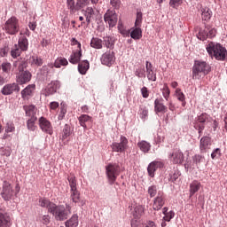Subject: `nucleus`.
<instances>
[{
  "label": "nucleus",
  "mask_w": 227,
  "mask_h": 227,
  "mask_svg": "<svg viewBox=\"0 0 227 227\" xmlns=\"http://www.w3.org/2000/svg\"><path fill=\"white\" fill-rule=\"evenodd\" d=\"M41 207H45L51 212L56 221H65L68 219V215L72 214V207L66 204V206H56V204L51 203L49 200H42L39 201Z\"/></svg>",
  "instance_id": "nucleus-1"
},
{
  "label": "nucleus",
  "mask_w": 227,
  "mask_h": 227,
  "mask_svg": "<svg viewBox=\"0 0 227 227\" xmlns=\"http://www.w3.org/2000/svg\"><path fill=\"white\" fill-rule=\"evenodd\" d=\"M212 70L209 63L207 61L199 59L195 60L192 67V79L194 81H200L201 77H205V75H208Z\"/></svg>",
  "instance_id": "nucleus-2"
},
{
  "label": "nucleus",
  "mask_w": 227,
  "mask_h": 227,
  "mask_svg": "<svg viewBox=\"0 0 227 227\" xmlns=\"http://www.w3.org/2000/svg\"><path fill=\"white\" fill-rule=\"evenodd\" d=\"M206 49L211 58H215L218 61H224L226 59V49H224V47L220 43L210 42L207 45Z\"/></svg>",
  "instance_id": "nucleus-3"
},
{
  "label": "nucleus",
  "mask_w": 227,
  "mask_h": 227,
  "mask_svg": "<svg viewBox=\"0 0 227 227\" xmlns=\"http://www.w3.org/2000/svg\"><path fill=\"white\" fill-rule=\"evenodd\" d=\"M20 192V186L19 184H16L15 191H13V186L10 182H3L1 196L2 198H4V200H12V198H13V196H15L16 194H19Z\"/></svg>",
  "instance_id": "nucleus-4"
},
{
  "label": "nucleus",
  "mask_w": 227,
  "mask_h": 227,
  "mask_svg": "<svg viewBox=\"0 0 227 227\" xmlns=\"http://www.w3.org/2000/svg\"><path fill=\"white\" fill-rule=\"evenodd\" d=\"M120 165L116 163H109L106 166V175L110 185H113V184L116 182V179L120 176Z\"/></svg>",
  "instance_id": "nucleus-5"
},
{
  "label": "nucleus",
  "mask_w": 227,
  "mask_h": 227,
  "mask_svg": "<svg viewBox=\"0 0 227 227\" xmlns=\"http://www.w3.org/2000/svg\"><path fill=\"white\" fill-rule=\"evenodd\" d=\"M5 33L8 35H17L20 31V25L17 17H11L4 24Z\"/></svg>",
  "instance_id": "nucleus-6"
},
{
  "label": "nucleus",
  "mask_w": 227,
  "mask_h": 227,
  "mask_svg": "<svg viewBox=\"0 0 227 227\" xmlns=\"http://www.w3.org/2000/svg\"><path fill=\"white\" fill-rule=\"evenodd\" d=\"M208 121H212V117L207 113H203L195 119L193 127L199 131V134H201L205 129V123H208Z\"/></svg>",
  "instance_id": "nucleus-7"
},
{
  "label": "nucleus",
  "mask_w": 227,
  "mask_h": 227,
  "mask_svg": "<svg viewBox=\"0 0 227 227\" xmlns=\"http://www.w3.org/2000/svg\"><path fill=\"white\" fill-rule=\"evenodd\" d=\"M111 146L113 152L123 153V152L129 148V139H127L124 136H121L120 138V143L114 142Z\"/></svg>",
  "instance_id": "nucleus-8"
},
{
  "label": "nucleus",
  "mask_w": 227,
  "mask_h": 227,
  "mask_svg": "<svg viewBox=\"0 0 227 227\" xmlns=\"http://www.w3.org/2000/svg\"><path fill=\"white\" fill-rule=\"evenodd\" d=\"M104 20L108 24L109 27H114L118 24V14H116V11L107 10L104 15Z\"/></svg>",
  "instance_id": "nucleus-9"
},
{
  "label": "nucleus",
  "mask_w": 227,
  "mask_h": 227,
  "mask_svg": "<svg viewBox=\"0 0 227 227\" xmlns=\"http://www.w3.org/2000/svg\"><path fill=\"white\" fill-rule=\"evenodd\" d=\"M88 4H90V0H67V6L73 12H79Z\"/></svg>",
  "instance_id": "nucleus-10"
},
{
  "label": "nucleus",
  "mask_w": 227,
  "mask_h": 227,
  "mask_svg": "<svg viewBox=\"0 0 227 227\" xmlns=\"http://www.w3.org/2000/svg\"><path fill=\"white\" fill-rule=\"evenodd\" d=\"M39 127L43 132L45 134H49V136H52L54 134V129L52 128V124L47 118L41 117L39 118Z\"/></svg>",
  "instance_id": "nucleus-11"
},
{
  "label": "nucleus",
  "mask_w": 227,
  "mask_h": 227,
  "mask_svg": "<svg viewBox=\"0 0 227 227\" xmlns=\"http://www.w3.org/2000/svg\"><path fill=\"white\" fill-rule=\"evenodd\" d=\"M14 91H16L17 93H19V91H20V86H19V83H8L5 84L2 90H1V93L2 95H13Z\"/></svg>",
  "instance_id": "nucleus-12"
},
{
  "label": "nucleus",
  "mask_w": 227,
  "mask_h": 227,
  "mask_svg": "<svg viewBox=\"0 0 227 227\" xmlns=\"http://www.w3.org/2000/svg\"><path fill=\"white\" fill-rule=\"evenodd\" d=\"M61 84L59 81L51 82L48 86L43 90V94L45 97H51V95H54L59 90Z\"/></svg>",
  "instance_id": "nucleus-13"
},
{
  "label": "nucleus",
  "mask_w": 227,
  "mask_h": 227,
  "mask_svg": "<svg viewBox=\"0 0 227 227\" xmlns=\"http://www.w3.org/2000/svg\"><path fill=\"white\" fill-rule=\"evenodd\" d=\"M169 160L173 164H182L184 162V153L180 149H174L168 156Z\"/></svg>",
  "instance_id": "nucleus-14"
},
{
  "label": "nucleus",
  "mask_w": 227,
  "mask_h": 227,
  "mask_svg": "<svg viewBox=\"0 0 227 227\" xmlns=\"http://www.w3.org/2000/svg\"><path fill=\"white\" fill-rule=\"evenodd\" d=\"M69 182V185L71 187V198L72 200H79L80 193L77 191V180H75V176H71L67 178Z\"/></svg>",
  "instance_id": "nucleus-15"
},
{
  "label": "nucleus",
  "mask_w": 227,
  "mask_h": 227,
  "mask_svg": "<svg viewBox=\"0 0 227 227\" xmlns=\"http://www.w3.org/2000/svg\"><path fill=\"white\" fill-rule=\"evenodd\" d=\"M115 59L114 51H109L101 56V63L102 65H106V67H112Z\"/></svg>",
  "instance_id": "nucleus-16"
},
{
  "label": "nucleus",
  "mask_w": 227,
  "mask_h": 227,
  "mask_svg": "<svg viewBox=\"0 0 227 227\" xmlns=\"http://www.w3.org/2000/svg\"><path fill=\"white\" fill-rule=\"evenodd\" d=\"M154 113L156 114H159V113H162L163 114L168 113V106L164 105V98H160L154 100Z\"/></svg>",
  "instance_id": "nucleus-17"
},
{
  "label": "nucleus",
  "mask_w": 227,
  "mask_h": 227,
  "mask_svg": "<svg viewBox=\"0 0 227 227\" xmlns=\"http://www.w3.org/2000/svg\"><path fill=\"white\" fill-rule=\"evenodd\" d=\"M35 90H36V85L29 84L24 90H21V98L23 100H29L33 95H35Z\"/></svg>",
  "instance_id": "nucleus-18"
},
{
  "label": "nucleus",
  "mask_w": 227,
  "mask_h": 227,
  "mask_svg": "<svg viewBox=\"0 0 227 227\" xmlns=\"http://www.w3.org/2000/svg\"><path fill=\"white\" fill-rule=\"evenodd\" d=\"M210 146H212V140L208 137H203L200 139V150L201 153H207L208 150H210Z\"/></svg>",
  "instance_id": "nucleus-19"
},
{
  "label": "nucleus",
  "mask_w": 227,
  "mask_h": 227,
  "mask_svg": "<svg viewBox=\"0 0 227 227\" xmlns=\"http://www.w3.org/2000/svg\"><path fill=\"white\" fill-rule=\"evenodd\" d=\"M0 227H10V216L4 214V207L0 206Z\"/></svg>",
  "instance_id": "nucleus-20"
},
{
  "label": "nucleus",
  "mask_w": 227,
  "mask_h": 227,
  "mask_svg": "<svg viewBox=\"0 0 227 227\" xmlns=\"http://www.w3.org/2000/svg\"><path fill=\"white\" fill-rule=\"evenodd\" d=\"M22 32L20 33V38L18 41V47L20 51H26L29 47V42L27 41V37L26 35H22Z\"/></svg>",
  "instance_id": "nucleus-21"
},
{
  "label": "nucleus",
  "mask_w": 227,
  "mask_h": 227,
  "mask_svg": "<svg viewBox=\"0 0 227 227\" xmlns=\"http://www.w3.org/2000/svg\"><path fill=\"white\" fill-rule=\"evenodd\" d=\"M158 168H162V162L160 161H153L149 164L147 168L148 175L151 178L155 176V171H157Z\"/></svg>",
  "instance_id": "nucleus-22"
},
{
  "label": "nucleus",
  "mask_w": 227,
  "mask_h": 227,
  "mask_svg": "<svg viewBox=\"0 0 227 227\" xmlns=\"http://www.w3.org/2000/svg\"><path fill=\"white\" fill-rule=\"evenodd\" d=\"M81 58H82V50H76L72 52L69 58V62L72 63V65H77L81 62Z\"/></svg>",
  "instance_id": "nucleus-23"
},
{
  "label": "nucleus",
  "mask_w": 227,
  "mask_h": 227,
  "mask_svg": "<svg viewBox=\"0 0 227 227\" xmlns=\"http://www.w3.org/2000/svg\"><path fill=\"white\" fill-rule=\"evenodd\" d=\"M31 77L32 75L30 72L24 71L18 76L17 82H19V84H26L31 81Z\"/></svg>",
  "instance_id": "nucleus-24"
},
{
  "label": "nucleus",
  "mask_w": 227,
  "mask_h": 227,
  "mask_svg": "<svg viewBox=\"0 0 227 227\" xmlns=\"http://www.w3.org/2000/svg\"><path fill=\"white\" fill-rule=\"evenodd\" d=\"M131 208H133L132 214L135 219H139L145 212V207L141 205H137V203L132 204Z\"/></svg>",
  "instance_id": "nucleus-25"
},
{
  "label": "nucleus",
  "mask_w": 227,
  "mask_h": 227,
  "mask_svg": "<svg viewBox=\"0 0 227 227\" xmlns=\"http://www.w3.org/2000/svg\"><path fill=\"white\" fill-rule=\"evenodd\" d=\"M93 118L88 114H82L78 117V121L81 127L88 129L87 123H91Z\"/></svg>",
  "instance_id": "nucleus-26"
},
{
  "label": "nucleus",
  "mask_w": 227,
  "mask_h": 227,
  "mask_svg": "<svg viewBox=\"0 0 227 227\" xmlns=\"http://www.w3.org/2000/svg\"><path fill=\"white\" fill-rule=\"evenodd\" d=\"M88 70H90V62L88 60H82L78 64V72H80L82 75L86 74Z\"/></svg>",
  "instance_id": "nucleus-27"
},
{
  "label": "nucleus",
  "mask_w": 227,
  "mask_h": 227,
  "mask_svg": "<svg viewBox=\"0 0 227 227\" xmlns=\"http://www.w3.org/2000/svg\"><path fill=\"white\" fill-rule=\"evenodd\" d=\"M130 37L133 38V40H141V38H143V30H141V27H135L130 32Z\"/></svg>",
  "instance_id": "nucleus-28"
},
{
  "label": "nucleus",
  "mask_w": 227,
  "mask_h": 227,
  "mask_svg": "<svg viewBox=\"0 0 227 227\" xmlns=\"http://www.w3.org/2000/svg\"><path fill=\"white\" fill-rule=\"evenodd\" d=\"M23 109L27 116H29L30 118L36 116V106H35V105L24 106Z\"/></svg>",
  "instance_id": "nucleus-29"
},
{
  "label": "nucleus",
  "mask_w": 227,
  "mask_h": 227,
  "mask_svg": "<svg viewBox=\"0 0 227 227\" xmlns=\"http://www.w3.org/2000/svg\"><path fill=\"white\" fill-rule=\"evenodd\" d=\"M72 136V128H70V125L65 124L62 132H61V137L60 139L62 141H65V139L70 137Z\"/></svg>",
  "instance_id": "nucleus-30"
},
{
  "label": "nucleus",
  "mask_w": 227,
  "mask_h": 227,
  "mask_svg": "<svg viewBox=\"0 0 227 227\" xmlns=\"http://www.w3.org/2000/svg\"><path fill=\"white\" fill-rule=\"evenodd\" d=\"M79 226V216L73 215L72 217L66 222V227H77Z\"/></svg>",
  "instance_id": "nucleus-31"
},
{
  "label": "nucleus",
  "mask_w": 227,
  "mask_h": 227,
  "mask_svg": "<svg viewBox=\"0 0 227 227\" xmlns=\"http://www.w3.org/2000/svg\"><path fill=\"white\" fill-rule=\"evenodd\" d=\"M202 20H210L212 19V11L208 7H202L200 9Z\"/></svg>",
  "instance_id": "nucleus-32"
},
{
  "label": "nucleus",
  "mask_w": 227,
  "mask_h": 227,
  "mask_svg": "<svg viewBox=\"0 0 227 227\" xmlns=\"http://www.w3.org/2000/svg\"><path fill=\"white\" fill-rule=\"evenodd\" d=\"M201 188V183L198 181H193L190 184V196H192L193 194H196L198 191Z\"/></svg>",
  "instance_id": "nucleus-33"
},
{
  "label": "nucleus",
  "mask_w": 227,
  "mask_h": 227,
  "mask_svg": "<svg viewBox=\"0 0 227 227\" xmlns=\"http://www.w3.org/2000/svg\"><path fill=\"white\" fill-rule=\"evenodd\" d=\"M137 146L141 150V152H144V153H148V152H150V148H152V145H150V143L145 140L138 142Z\"/></svg>",
  "instance_id": "nucleus-34"
},
{
  "label": "nucleus",
  "mask_w": 227,
  "mask_h": 227,
  "mask_svg": "<svg viewBox=\"0 0 227 227\" xmlns=\"http://www.w3.org/2000/svg\"><path fill=\"white\" fill-rule=\"evenodd\" d=\"M117 27H118L119 33H121V35H122V36H124V37L130 36V30H128L127 28H125L121 20H119Z\"/></svg>",
  "instance_id": "nucleus-35"
},
{
  "label": "nucleus",
  "mask_w": 227,
  "mask_h": 227,
  "mask_svg": "<svg viewBox=\"0 0 227 227\" xmlns=\"http://www.w3.org/2000/svg\"><path fill=\"white\" fill-rule=\"evenodd\" d=\"M41 72L43 75H49V74H54V64L50 63L46 66H43L41 68Z\"/></svg>",
  "instance_id": "nucleus-36"
},
{
  "label": "nucleus",
  "mask_w": 227,
  "mask_h": 227,
  "mask_svg": "<svg viewBox=\"0 0 227 227\" xmlns=\"http://www.w3.org/2000/svg\"><path fill=\"white\" fill-rule=\"evenodd\" d=\"M84 15L86 17L87 24H90L91 19L95 15V10L92 7H87L84 11Z\"/></svg>",
  "instance_id": "nucleus-37"
},
{
  "label": "nucleus",
  "mask_w": 227,
  "mask_h": 227,
  "mask_svg": "<svg viewBox=\"0 0 227 227\" xmlns=\"http://www.w3.org/2000/svg\"><path fill=\"white\" fill-rule=\"evenodd\" d=\"M67 65H68V60L60 57L55 60L53 67H55V68H61V67H67Z\"/></svg>",
  "instance_id": "nucleus-38"
},
{
  "label": "nucleus",
  "mask_w": 227,
  "mask_h": 227,
  "mask_svg": "<svg viewBox=\"0 0 227 227\" xmlns=\"http://www.w3.org/2000/svg\"><path fill=\"white\" fill-rule=\"evenodd\" d=\"M161 93L163 96V98L168 102L169 100V96L171 95V90H169V86H168V83L165 82L163 84V88L161 89Z\"/></svg>",
  "instance_id": "nucleus-39"
},
{
  "label": "nucleus",
  "mask_w": 227,
  "mask_h": 227,
  "mask_svg": "<svg viewBox=\"0 0 227 227\" xmlns=\"http://www.w3.org/2000/svg\"><path fill=\"white\" fill-rule=\"evenodd\" d=\"M90 47L93 49H102V39L93 37L90 41Z\"/></svg>",
  "instance_id": "nucleus-40"
},
{
  "label": "nucleus",
  "mask_w": 227,
  "mask_h": 227,
  "mask_svg": "<svg viewBox=\"0 0 227 227\" xmlns=\"http://www.w3.org/2000/svg\"><path fill=\"white\" fill-rule=\"evenodd\" d=\"M36 116H32L27 121V127L28 130H35V123H36Z\"/></svg>",
  "instance_id": "nucleus-41"
},
{
  "label": "nucleus",
  "mask_w": 227,
  "mask_h": 227,
  "mask_svg": "<svg viewBox=\"0 0 227 227\" xmlns=\"http://www.w3.org/2000/svg\"><path fill=\"white\" fill-rule=\"evenodd\" d=\"M13 67H18L19 72H24V69L27 67L26 61L19 60L14 62Z\"/></svg>",
  "instance_id": "nucleus-42"
},
{
  "label": "nucleus",
  "mask_w": 227,
  "mask_h": 227,
  "mask_svg": "<svg viewBox=\"0 0 227 227\" xmlns=\"http://www.w3.org/2000/svg\"><path fill=\"white\" fill-rule=\"evenodd\" d=\"M175 94L179 102H185V95L184 94V92H182V89L176 88Z\"/></svg>",
  "instance_id": "nucleus-43"
},
{
  "label": "nucleus",
  "mask_w": 227,
  "mask_h": 227,
  "mask_svg": "<svg viewBox=\"0 0 227 227\" xmlns=\"http://www.w3.org/2000/svg\"><path fill=\"white\" fill-rule=\"evenodd\" d=\"M141 24H143V12H141V11H137L135 27H141Z\"/></svg>",
  "instance_id": "nucleus-44"
},
{
  "label": "nucleus",
  "mask_w": 227,
  "mask_h": 227,
  "mask_svg": "<svg viewBox=\"0 0 227 227\" xmlns=\"http://www.w3.org/2000/svg\"><path fill=\"white\" fill-rule=\"evenodd\" d=\"M22 51H23L20 50L17 44H15L14 47L12 48V50L11 51V56H12V58H14V59L19 58V56H20V53Z\"/></svg>",
  "instance_id": "nucleus-45"
},
{
  "label": "nucleus",
  "mask_w": 227,
  "mask_h": 227,
  "mask_svg": "<svg viewBox=\"0 0 227 227\" xmlns=\"http://www.w3.org/2000/svg\"><path fill=\"white\" fill-rule=\"evenodd\" d=\"M60 112L58 116V120H63L65 118V115L67 114V105L65 103L60 104Z\"/></svg>",
  "instance_id": "nucleus-46"
},
{
  "label": "nucleus",
  "mask_w": 227,
  "mask_h": 227,
  "mask_svg": "<svg viewBox=\"0 0 227 227\" xmlns=\"http://www.w3.org/2000/svg\"><path fill=\"white\" fill-rule=\"evenodd\" d=\"M0 155L3 157H10L12 155V148L11 147H1L0 148Z\"/></svg>",
  "instance_id": "nucleus-47"
},
{
  "label": "nucleus",
  "mask_w": 227,
  "mask_h": 227,
  "mask_svg": "<svg viewBox=\"0 0 227 227\" xmlns=\"http://www.w3.org/2000/svg\"><path fill=\"white\" fill-rule=\"evenodd\" d=\"M164 207L163 200H155L153 205V210H160Z\"/></svg>",
  "instance_id": "nucleus-48"
},
{
  "label": "nucleus",
  "mask_w": 227,
  "mask_h": 227,
  "mask_svg": "<svg viewBox=\"0 0 227 227\" xmlns=\"http://www.w3.org/2000/svg\"><path fill=\"white\" fill-rule=\"evenodd\" d=\"M1 68H2L3 72H4V74H10V72L12 70V64L10 62H4L1 65Z\"/></svg>",
  "instance_id": "nucleus-49"
},
{
  "label": "nucleus",
  "mask_w": 227,
  "mask_h": 227,
  "mask_svg": "<svg viewBox=\"0 0 227 227\" xmlns=\"http://www.w3.org/2000/svg\"><path fill=\"white\" fill-rule=\"evenodd\" d=\"M105 44L107 49H114V41L111 37H106Z\"/></svg>",
  "instance_id": "nucleus-50"
},
{
  "label": "nucleus",
  "mask_w": 227,
  "mask_h": 227,
  "mask_svg": "<svg viewBox=\"0 0 227 227\" xmlns=\"http://www.w3.org/2000/svg\"><path fill=\"white\" fill-rule=\"evenodd\" d=\"M32 65H35L36 67H42L43 65V60L38 57H32Z\"/></svg>",
  "instance_id": "nucleus-51"
},
{
  "label": "nucleus",
  "mask_w": 227,
  "mask_h": 227,
  "mask_svg": "<svg viewBox=\"0 0 227 227\" xmlns=\"http://www.w3.org/2000/svg\"><path fill=\"white\" fill-rule=\"evenodd\" d=\"M148 194L150 195V198H155V195L157 194V186L152 185L148 188Z\"/></svg>",
  "instance_id": "nucleus-52"
},
{
  "label": "nucleus",
  "mask_w": 227,
  "mask_h": 227,
  "mask_svg": "<svg viewBox=\"0 0 227 227\" xmlns=\"http://www.w3.org/2000/svg\"><path fill=\"white\" fill-rule=\"evenodd\" d=\"M110 4L115 10H120V7L121 6V0H110Z\"/></svg>",
  "instance_id": "nucleus-53"
},
{
  "label": "nucleus",
  "mask_w": 227,
  "mask_h": 227,
  "mask_svg": "<svg viewBox=\"0 0 227 227\" xmlns=\"http://www.w3.org/2000/svg\"><path fill=\"white\" fill-rule=\"evenodd\" d=\"M174 217H175V211H169L164 215L163 221H167V223H169L171 219H173Z\"/></svg>",
  "instance_id": "nucleus-54"
},
{
  "label": "nucleus",
  "mask_w": 227,
  "mask_h": 227,
  "mask_svg": "<svg viewBox=\"0 0 227 227\" xmlns=\"http://www.w3.org/2000/svg\"><path fill=\"white\" fill-rule=\"evenodd\" d=\"M140 118L141 120H146L148 118V110L146 107L140 109Z\"/></svg>",
  "instance_id": "nucleus-55"
},
{
  "label": "nucleus",
  "mask_w": 227,
  "mask_h": 227,
  "mask_svg": "<svg viewBox=\"0 0 227 227\" xmlns=\"http://www.w3.org/2000/svg\"><path fill=\"white\" fill-rule=\"evenodd\" d=\"M221 157V149L216 148L213 153H211V159H219Z\"/></svg>",
  "instance_id": "nucleus-56"
},
{
  "label": "nucleus",
  "mask_w": 227,
  "mask_h": 227,
  "mask_svg": "<svg viewBox=\"0 0 227 227\" xmlns=\"http://www.w3.org/2000/svg\"><path fill=\"white\" fill-rule=\"evenodd\" d=\"M146 74H147L148 81H153V82L157 81V74H154L153 71H150Z\"/></svg>",
  "instance_id": "nucleus-57"
},
{
  "label": "nucleus",
  "mask_w": 227,
  "mask_h": 227,
  "mask_svg": "<svg viewBox=\"0 0 227 227\" xmlns=\"http://www.w3.org/2000/svg\"><path fill=\"white\" fill-rule=\"evenodd\" d=\"M182 4V0H170L169 5L172 8H178L179 5Z\"/></svg>",
  "instance_id": "nucleus-58"
},
{
  "label": "nucleus",
  "mask_w": 227,
  "mask_h": 227,
  "mask_svg": "<svg viewBox=\"0 0 227 227\" xmlns=\"http://www.w3.org/2000/svg\"><path fill=\"white\" fill-rule=\"evenodd\" d=\"M141 93H142L143 98H148V97H150V90H148V88L146 87H143L141 89Z\"/></svg>",
  "instance_id": "nucleus-59"
},
{
  "label": "nucleus",
  "mask_w": 227,
  "mask_h": 227,
  "mask_svg": "<svg viewBox=\"0 0 227 227\" xmlns=\"http://www.w3.org/2000/svg\"><path fill=\"white\" fill-rule=\"evenodd\" d=\"M215 35H217V30H215V28H211L207 33V38H214Z\"/></svg>",
  "instance_id": "nucleus-60"
},
{
  "label": "nucleus",
  "mask_w": 227,
  "mask_h": 227,
  "mask_svg": "<svg viewBox=\"0 0 227 227\" xmlns=\"http://www.w3.org/2000/svg\"><path fill=\"white\" fill-rule=\"evenodd\" d=\"M13 130H15L13 123L8 122L5 127V132L8 134L9 132H13Z\"/></svg>",
  "instance_id": "nucleus-61"
},
{
  "label": "nucleus",
  "mask_w": 227,
  "mask_h": 227,
  "mask_svg": "<svg viewBox=\"0 0 227 227\" xmlns=\"http://www.w3.org/2000/svg\"><path fill=\"white\" fill-rule=\"evenodd\" d=\"M135 75H137V77H145V68L137 69L136 72H135Z\"/></svg>",
  "instance_id": "nucleus-62"
},
{
  "label": "nucleus",
  "mask_w": 227,
  "mask_h": 227,
  "mask_svg": "<svg viewBox=\"0 0 227 227\" xmlns=\"http://www.w3.org/2000/svg\"><path fill=\"white\" fill-rule=\"evenodd\" d=\"M131 227H141V223L134 218L131 220Z\"/></svg>",
  "instance_id": "nucleus-63"
},
{
  "label": "nucleus",
  "mask_w": 227,
  "mask_h": 227,
  "mask_svg": "<svg viewBox=\"0 0 227 227\" xmlns=\"http://www.w3.org/2000/svg\"><path fill=\"white\" fill-rule=\"evenodd\" d=\"M28 27L31 31H35L36 29V21H29Z\"/></svg>",
  "instance_id": "nucleus-64"
}]
</instances>
